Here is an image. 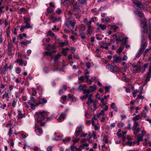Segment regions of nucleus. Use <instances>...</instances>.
<instances>
[{
    "mask_svg": "<svg viewBox=\"0 0 151 151\" xmlns=\"http://www.w3.org/2000/svg\"><path fill=\"white\" fill-rule=\"evenodd\" d=\"M147 45V44L145 40L144 39H143L142 41L140 47L136 55L135 56L136 57L139 58V57L142 52L146 47Z\"/></svg>",
    "mask_w": 151,
    "mask_h": 151,
    "instance_id": "f257e3e1",
    "label": "nucleus"
},
{
    "mask_svg": "<svg viewBox=\"0 0 151 151\" xmlns=\"http://www.w3.org/2000/svg\"><path fill=\"white\" fill-rule=\"evenodd\" d=\"M141 26L143 28V31L145 32H150V30L149 28H151V24H150L149 25H147L146 24V21L144 19L141 20Z\"/></svg>",
    "mask_w": 151,
    "mask_h": 151,
    "instance_id": "f03ea898",
    "label": "nucleus"
},
{
    "mask_svg": "<svg viewBox=\"0 0 151 151\" xmlns=\"http://www.w3.org/2000/svg\"><path fill=\"white\" fill-rule=\"evenodd\" d=\"M49 113L45 111L40 112L38 114V122L44 120L45 116H47L48 115Z\"/></svg>",
    "mask_w": 151,
    "mask_h": 151,
    "instance_id": "7ed1b4c3",
    "label": "nucleus"
},
{
    "mask_svg": "<svg viewBox=\"0 0 151 151\" xmlns=\"http://www.w3.org/2000/svg\"><path fill=\"white\" fill-rule=\"evenodd\" d=\"M134 4V6L137 9L140 10L141 8H144L145 6L140 2L137 0H132Z\"/></svg>",
    "mask_w": 151,
    "mask_h": 151,
    "instance_id": "20e7f679",
    "label": "nucleus"
},
{
    "mask_svg": "<svg viewBox=\"0 0 151 151\" xmlns=\"http://www.w3.org/2000/svg\"><path fill=\"white\" fill-rule=\"evenodd\" d=\"M76 23V21L73 20L72 21L69 18L67 19L65 22V26L68 28H70V26L74 27Z\"/></svg>",
    "mask_w": 151,
    "mask_h": 151,
    "instance_id": "39448f33",
    "label": "nucleus"
},
{
    "mask_svg": "<svg viewBox=\"0 0 151 151\" xmlns=\"http://www.w3.org/2000/svg\"><path fill=\"white\" fill-rule=\"evenodd\" d=\"M106 68L112 72H118L119 69L117 66H114L112 65L108 64L106 65Z\"/></svg>",
    "mask_w": 151,
    "mask_h": 151,
    "instance_id": "423d86ee",
    "label": "nucleus"
},
{
    "mask_svg": "<svg viewBox=\"0 0 151 151\" xmlns=\"http://www.w3.org/2000/svg\"><path fill=\"white\" fill-rule=\"evenodd\" d=\"M139 126V124L138 122H134L133 130L134 131V134L135 135H136L140 131V129Z\"/></svg>",
    "mask_w": 151,
    "mask_h": 151,
    "instance_id": "0eeeda50",
    "label": "nucleus"
},
{
    "mask_svg": "<svg viewBox=\"0 0 151 151\" xmlns=\"http://www.w3.org/2000/svg\"><path fill=\"white\" fill-rule=\"evenodd\" d=\"M83 126L80 125L79 127H77L75 133V135L76 137L78 136L80 133L82 131Z\"/></svg>",
    "mask_w": 151,
    "mask_h": 151,
    "instance_id": "6e6552de",
    "label": "nucleus"
},
{
    "mask_svg": "<svg viewBox=\"0 0 151 151\" xmlns=\"http://www.w3.org/2000/svg\"><path fill=\"white\" fill-rule=\"evenodd\" d=\"M56 47L53 44L52 45H51L50 44L48 45L47 47H46V50L47 51H51V50H55L54 49L56 48Z\"/></svg>",
    "mask_w": 151,
    "mask_h": 151,
    "instance_id": "1a4fd4ad",
    "label": "nucleus"
},
{
    "mask_svg": "<svg viewBox=\"0 0 151 151\" xmlns=\"http://www.w3.org/2000/svg\"><path fill=\"white\" fill-rule=\"evenodd\" d=\"M114 63H117L119 62H120L122 60V58L120 56H117L116 55H115L114 56Z\"/></svg>",
    "mask_w": 151,
    "mask_h": 151,
    "instance_id": "9d476101",
    "label": "nucleus"
},
{
    "mask_svg": "<svg viewBox=\"0 0 151 151\" xmlns=\"http://www.w3.org/2000/svg\"><path fill=\"white\" fill-rule=\"evenodd\" d=\"M132 65L133 68H137V69L134 70V71H135V73L136 72H137V70L141 69L142 68L141 66H139L138 64H136L135 63H133L132 64Z\"/></svg>",
    "mask_w": 151,
    "mask_h": 151,
    "instance_id": "9b49d317",
    "label": "nucleus"
},
{
    "mask_svg": "<svg viewBox=\"0 0 151 151\" xmlns=\"http://www.w3.org/2000/svg\"><path fill=\"white\" fill-rule=\"evenodd\" d=\"M56 52L55 50H53L52 51H48L45 52V54L47 55H50L51 56H52V54Z\"/></svg>",
    "mask_w": 151,
    "mask_h": 151,
    "instance_id": "f8f14e48",
    "label": "nucleus"
},
{
    "mask_svg": "<svg viewBox=\"0 0 151 151\" xmlns=\"http://www.w3.org/2000/svg\"><path fill=\"white\" fill-rule=\"evenodd\" d=\"M95 91V89H91L90 90H88L85 89L83 91V93L84 94H89L90 93H92Z\"/></svg>",
    "mask_w": 151,
    "mask_h": 151,
    "instance_id": "ddd939ff",
    "label": "nucleus"
},
{
    "mask_svg": "<svg viewBox=\"0 0 151 151\" xmlns=\"http://www.w3.org/2000/svg\"><path fill=\"white\" fill-rule=\"evenodd\" d=\"M151 77V74H150V73H147L146 76L145 77L144 79L145 81V83L146 84L148 81L150 80Z\"/></svg>",
    "mask_w": 151,
    "mask_h": 151,
    "instance_id": "4468645a",
    "label": "nucleus"
},
{
    "mask_svg": "<svg viewBox=\"0 0 151 151\" xmlns=\"http://www.w3.org/2000/svg\"><path fill=\"white\" fill-rule=\"evenodd\" d=\"M18 114L17 117L18 119H20L22 118L24 116L25 114H23L21 110H19L18 111Z\"/></svg>",
    "mask_w": 151,
    "mask_h": 151,
    "instance_id": "2eb2a0df",
    "label": "nucleus"
},
{
    "mask_svg": "<svg viewBox=\"0 0 151 151\" xmlns=\"http://www.w3.org/2000/svg\"><path fill=\"white\" fill-rule=\"evenodd\" d=\"M65 118V115L64 114H62L60 116V117L58 119V122H60Z\"/></svg>",
    "mask_w": 151,
    "mask_h": 151,
    "instance_id": "dca6fc26",
    "label": "nucleus"
},
{
    "mask_svg": "<svg viewBox=\"0 0 151 151\" xmlns=\"http://www.w3.org/2000/svg\"><path fill=\"white\" fill-rule=\"evenodd\" d=\"M141 116L139 114L136 115L132 118L134 122H137L136 121L140 119Z\"/></svg>",
    "mask_w": 151,
    "mask_h": 151,
    "instance_id": "f3484780",
    "label": "nucleus"
},
{
    "mask_svg": "<svg viewBox=\"0 0 151 151\" xmlns=\"http://www.w3.org/2000/svg\"><path fill=\"white\" fill-rule=\"evenodd\" d=\"M67 96H66L63 95L60 98V100L61 102L64 104V102L66 101Z\"/></svg>",
    "mask_w": 151,
    "mask_h": 151,
    "instance_id": "a211bd4d",
    "label": "nucleus"
},
{
    "mask_svg": "<svg viewBox=\"0 0 151 151\" xmlns=\"http://www.w3.org/2000/svg\"><path fill=\"white\" fill-rule=\"evenodd\" d=\"M145 134V130H143L142 131V134L141 135H140V134L136 135L135 136V137H139L142 139L143 137Z\"/></svg>",
    "mask_w": 151,
    "mask_h": 151,
    "instance_id": "6ab92c4d",
    "label": "nucleus"
},
{
    "mask_svg": "<svg viewBox=\"0 0 151 151\" xmlns=\"http://www.w3.org/2000/svg\"><path fill=\"white\" fill-rule=\"evenodd\" d=\"M71 139V138L70 137H66L62 141L64 143H67L70 142Z\"/></svg>",
    "mask_w": 151,
    "mask_h": 151,
    "instance_id": "aec40b11",
    "label": "nucleus"
},
{
    "mask_svg": "<svg viewBox=\"0 0 151 151\" xmlns=\"http://www.w3.org/2000/svg\"><path fill=\"white\" fill-rule=\"evenodd\" d=\"M16 62L19 63L20 66H22L24 64V61L22 59H17L16 60Z\"/></svg>",
    "mask_w": 151,
    "mask_h": 151,
    "instance_id": "412c9836",
    "label": "nucleus"
},
{
    "mask_svg": "<svg viewBox=\"0 0 151 151\" xmlns=\"http://www.w3.org/2000/svg\"><path fill=\"white\" fill-rule=\"evenodd\" d=\"M86 71V73L85 74V78H86L87 80H89V72L88 71V70L87 69L85 70Z\"/></svg>",
    "mask_w": 151,
    "mask_h": 151,
    "instance_id": "4be33fe9",
    "label": "nucleus"
},
{
    "mask_svg": "<svg viewBox=\"0 0 151 151\" xmlns=\"http://www.w3.org/2000/svg\"><path fill=\"white\" fill-rule=\"evenodd\" d=\"M97 25L98 26H99L102 30H104L106 29V26L105 25H102L101 24H99V23H97Z\"/></svg>",
    "mask_w": 151,
    "mask_h": 151,
    "instance_id": "5701e85b",
    "label": "nucleus"
},
{
    "mask_svg": "<svg viewBox=\"0 0 151 151\" xmlns=\"http://www.w3.org/2000/svg\"><path fill=\"white\" fill-rule=\"evenodd\" d=\"M17 99H13V100L12 101V106L13 107H15L16 106L17 102Z\"/></svg>",
    "mask_w": 151,
    "mask_h": 151,
    "instance_id": "b1692460",
    "label": "nucleus"
},
{
    "mask_svg": "<svg viewBox=\"0 0 151 151\" xmlns=\"http://www.w3.org/2000/svg\"><path fill=\"white\" fill-rule=\"evenodd\" d=\"M28 103L31 106V108L32 109H35V105L34 104V103H32L30 102V101H28Z\"/></svg>",
    "mask_w": 151,
    "mask_h": 151,
    "instance_id": "393cba45",
    "label": "nucleus"
},
{
    "mask_svg": "<svg viewBox=\"0 0 151 151\" xmlns=\"http://www.w3.org/2000/svg\"><path fill=\"white\" fill-rule=\"evenodd\" d=\"M135 13L141 18L142 17L144 16L143 13L140 11H137Z\"/></svg>",
    "mask_w": 151,
    "mask_h": 151,
    "instance_id": "a878e982",
    "label": "nucleus"
},
{
    "mask_svg": "<svg viewBox=\"0 0 151 151\" xmlns=\"http://www.w3.org/2000/svg\"><path fill=\"white\" fill-rule=\"evenodd\" d=\"M61 20V18L60 17H59L58 18L54 17L53 22L54 23H55L57 22H58Z\"/></svg>",
    "mask_w": 151,
    "mask_h": 151,
    "instance_id": "bb28decb",
    "label": "nucleus"
},
{
    "mask_svg": "<svg viewBox=\"0 0 151 151\" xmlns=\"http://www.w3.org/2000/svg\"><path fill=\"white\" fill-rule=\"evenodd\" d=\"M93 31V28L89 26L87 29V34H91Z\"/></svg>",
    "mask_w": 151,
    "mask_h": 151,
    "instance_id": "cd10ccee",
    "label": "nucleus"
},
{
    "mask_svg": "<svg viewBox=\"0 0 151 151\" xmlns=\"http://www.w3.org/2000/svg\"><path fill=\"white\" fill-rule=\"evenodd\" d=\"M84 90L85 89H84L83 85H80L77 88V90L79 91H83H83H84Z\"/></svg>",
    "mask_w": 151,
    "mask_h": 151,
    "instance_id": "c85d7f7f",
    "label": "nucleus"
},
{
    "mask_svg": "<svg viewBox=\"0 0 151 151\" xmlns=\"http://www.w3.org/2000/svg\"><path fill=\"white\" fill-rule=\"evenodd\" d=\"M48 34L51 37H54L55 39L56 38V37L55 35V34L53 32H52L51 31H49L48 32Z\"/></svg>",
    "mask_w": 151,
    "mask_h": 151,
    "instance_id": "c756f323",
    "label": "nucleus"
},
{
    "mask_svg": "<svg viewBox=\"0 0 151 151\" xmlns=\"http://www.w3.org/2000/svg\"><path fill=\"white\" fill-rule=\"evenodd\" d=\"M140 116L145 118L147 117L146 113L145 111H143L140 113Z\"/></svg>",
    "mask_w": 151,
    "mask_h": 151,
    "instance_id": "7c9ffc66",
    "label": "nucleus"
},
{
    "mask_svg": "<svg viewBox=\"0 0 151 151\" xmlns=\"http://www.w3.org/2000/svg\"><path fill=\"white\" fill-rule=\"evenodd\" d=\"M136 142L134 141L133 142H128L127 144L129 146H134L136 143Z\"/></svg>",
    "mask_w": 151,
    "mask_h": 151,
    "instance_id": "2f4dec72",
    "label": "nucleus"
},
{
    "mask_svg": "<svg viewBox=\"0 0 151 151\" xmlns=\"http://www.w3.org/2000/svg\"><path fill=\"white\" fill-rule=\"evenodd\" d=\"M148 30L150 31V32L146 33L148 34V37L149 38L150 40L151 41V28H149V29ZM150 43L151 44V41L150 42Z\"/></svg>",
    "mask_w": 151,
    "mask_h": 151,
    "instance_id": "473e14b6",
    "label": "nucleus"
},
{
    "mask_svg": "<svg viewBox=\"0 0 151 151\" xmlns=\"http://www.w3.org/2000/svg\"><path fill=\"white\" fill-rule=\"evenodd\" d=\"M135 138L137 139V142H136V143H137V144L138 145H139V142L141 141H143V140L141 138H140V137H135Z\"/></svg>",
    "mask_w": 151,
    "mask_h": 151,
    "instance_id": "72a5a7b5",
    "label": "nucleus"
},
{
    "mask_svg": "<svg viewBox=\"0 0 151 151\" xmlns=\"http://www.w3.org/2000/svg\"><path fill=\"white\" fill-rule=\"evenodd\" d=\"M108 136L107 135H105L104 136L103 138V141H104L105 143H108Z\"/></svg>",
    "mask_w": 151,
    "mask_h": 151,
    "instance_id": "f704fd0d",
    "label": "nucleus"
},
{
    "mask_svg": "<svg viewBox=\"0 0 151 151\" xmlns=\"http://www.w3.org/2000/svg\"><path fill=\"white\" fill-rule=\"evenodd\" d=\"M47 11L49 13H52V14H53V11L52 9L50 7H49L47 9Z\"/></svg>",
    "mask_w": 151,
    "mask_h": 151,
    "instance_id": "c9c22d12",
    "label": "nucleus"
},
{
    "mask_svg": "<svg viewBox=\"0 0 151 151\" xmlns=\"http://www.w3.org/2000/svg\"><path fill=\"white\" fill-rule=\"evenodd\" d=\"M124 49V47L121 46L117 50V52L120 54V52H122Z\"/></svg>",
    "mask_w": 151,
    "mask_h": 151,
    "instance_id": "e433bc0d",
    "label": "nucleus"
},
{
    "mask_svg": "<svg viewBox=\"0 0 151 151\" xmlns=\"http://www.w3.org/2000/svg\"><path fill=\"white\" fill-rule=\"evenodd\" d=\"M8 52H11L12 51V45L11 43H9L8 44Z\"/></svg>",
    "mask_w": 151,
    "mask_h": 151,
    "instance_id": "4c0bfd02",
    "label": "nucleus"
},
{
    "mask_svg": "<svg viewBox=\"0 0 151 151\" xmlns=\"http://www.w3.org/2000/svg\"><path fill=\"white\" fill-rule=\"evenodd\" d=\"M93 99H88V101L86 102V104L88 105H89L90 104L93 103V101H94Z\"/></svg>",
    "mask_w": 151,
    "mask_h": 151,
    "instance_id": "58836bf2",
    "label": "nucleus"
},
{
    "mask_svg": "<svg viewBox=\"0 0 151 151\" xmlns=\"http://www.w3.org/2000/svg\"><path fill=\"white\" fill-rule=\"evenodd\" d=\"M12 129V128H10L9 129L8 133V135L9 136V137H10L11 136L12 134V132H13Z\"/></svg>",
    "mask_w": 151,
    "mask_h": 151,
    "instance_id": "ea45409f",
    "label": "nucleus"
},
{
    "mask_svg": "<svg viewBox=\"0 0 151 151\" xmlns=\"http://www.w3.org/2000/svg\"><path fill=\"white\" fill-rule=\"evenodd\" d=\"M121 36H118L116 38H114V39H115V40L117 42L120 41L122 42V40L121 39Z\"/></svg>",
    "mask_w": 151,
    "mask_h": 151,
    "instance_id": "a19ab883",
    "label": "nucleus"
},
{
    "mask_svg": "<svg viewBox=\"0 0 151 151\" xmlns=\"http://www.w3.org/2000/svg\"><path fill=\"white\" fill-rule=\"evenodd\" d=\"M86 29L85 26L84 25L82 24L80 26V30L82 31Z\"/></svg>",
    "mask_w": 151,
    "mask_h": 151,
    "instance_id": "79ce46f5",
    "label": "nucleus"
},
{
    "mask_svg": "<svg viewBox=\"0 0 151 151\" xmlns=\"http://www.w3.org/2000/svg\"><path fill=\"white\" fill-rule=\"evenodd\" d=\"M73 9L79 11V8L78 5L77 4L73 6Z\"/></svg>",
    "mask_w": 151,
    "mask_h": 151,
    "instance_id": "37998d69",
    "label": "nucleus"
},
{
    "mask_svg": "<svg viewBox=\"0 0 151 151\" xmlns=\"http://www.w3.org/2000/svg\"><path fill=\"white\" fill-rule=\"evenodd\" d=\"M110 88V86H106L105 87V93H106L109 92Z\"/></svg>",
    "mask_w": 151,
    "mask_h": 151,
    "instance_id": "c03bdc74",
    "label": "nucleus"
},
{
    "mask_svg": "<svg viewBox=\"0 0 151 151\" xmlns=\"http://www.w3.org/2000/svg\"><path fill=\"white\" fill-rule=\"evenodd\" d=\"M77 4V2L74 0H72L71 1L70 4L73 6Z\"/></svg>",
    "mask_w": 151,
    "mask_h": 151,
    "instance_id": "a18cd8bd",
    "label": "nucleus"
},
{
    "mask_svg": "<svg viewBox=\"0 0 151 151\" xmlns=\"http://www.w3.org/2000/svg\"><path fill=\"white\" fill-rule=\"evenodd\" d=\"M43 71L46 73H48L50 71V70L48 68L46 67L43 68Z\"/></svg>",
    "mask_w": 151,
    "mask_h": 151,
    "instance_id": "49530a36",
    "label": "nucleus"
},
{
    "mask_svg": "<svg viewBox=\"0 0 151 151\" xmlns=\"http://www.w3.org/2000/svg\"><path fill=\"white\" fill-rule=\"evenodd\" d=\"M15 72L17 74H19L21 72V69L19 67L15 69Z\"/></svg>",
    "mask_w": 151,
    "mask_h": 151,
    "instance_id": "de8ad7c7",
    "label": "nucleus"
},
{
    "mask_svg": "<svg viewBox=\"0 0 151 151\" xmlns=\"http://www.w3.org/2000/svg\"><path fill=\"white\" fill-rule=\"evenodd\" d=\"M36 129H37V130L38 131V132L41 134L43 132L42 129V128H40L39 127H36Z\"/></svg>",
    "mask_w": 151,
    "mask_h": 151,
    "instance_id": "09e8293b",
    "label": "nucleus"
},
{
    "mask_svg": "<svg viewBox=\"0 0 151 151\" xmlns=\"http://www.w3.org/2000/svg\"><path fill=\"white\" fill-rule=\"evenodd\" d=\"M24 90V88L23 87H20L19 88V92L20 93H23Z\"/></svg>",
    "mask_w": 151,
    "mask_h": 151,
    "instance_id": "8fccbe9b",
    "label": "nucleus"
},
{
    "mask_svg": "<svg viewBox=\"0 0 151 151\" xmlns=\"http://www.w3.org/2000/svg\"><path fill=\"white\" fill-rule=\"evenodd\" d=\"M24 22L26 24L28 23L30 21V19L29 18H24Z\"/></svg>",
    "mask_w": 151,
    "mask_h": 151,
    "instance_id": "3c124183",
    "label": "nucleus"
},
{
    "mask_svg": "<svg viewBox=\"0 0 151 151\" xmlns=\"http://www.w3.org/2000/svg\"><path fill=\"white\" fill-rule=\"evenodd\" d=\"M6 97L8 98H9V95L8 93H5L2 96V98L3 99H4V98L5 97Z\"/></svg>",
    "mask_w": 151,
    "mask_h": 151,
    "instance_id": "603ef678",
    "label": "nucleus"
},
{
    "mask_svg": "<svg viewBox=\"0 0 151 151\" xmlns=\"http://www.w3.org/2000/svg\"><path fill=\"white\" fill-rule=\"evenodd\" d=\"M60 56V55L59 54V53H58V54L57 55H56L55 56V58H54V60L55 61H56L58 60Z\"/></svg>",
    "mask_w": 151,
    "mask_h": 151,
    "instance_id": "864d4df0",
    "label": "nucleus"
},
{
    "mask_svg": "<svg viewBox=\"0 0 151 151\" xmlns=\"http://www.w3.org/2000/svg\"><path fill=\"white\" fill-rule=\"evenodd\" d=\"M56 13L58 14H60L63 13V12L61 9H58L56 11Z\"/></svg>",
    "mask_w": 151,
    "mask_h": 151,
    "instance_id": "5fc2aeb1",
    "label": "nucleus"
},
{
    "mask_svg": "<svg viewBox=\"0 0 151 151\" xmlns=\"http://www.w3.org/2000/svg\"><path fill=\"white\" fill-rule=\"evenodd\" d=\"M111 106L113 109H114L116 108V106L114 103H112L111 104Z\"/></svg>",
    "mask_w": 151,
    "mask_h": 151,
    "instance_id": "6e6d98bb",
    "label": "nucleus"
},
{
    "mask_svg": "<svg viewBox=\"0 0 151 151\" xmlns=\"http://www.w3.org/2000/svg\"><path fill=\"white\" fill-rule=\"evenodd\" d=\"M76 147L74 145H72L70 147V149L71 150V151H75V150L76 148Z\"/></svg>",
    "mask_w": 151,
    "mask_h": 151,
    "instance_id": "4d7b16f0",
    "label": "nucleus"
},
{
    "mask_svg": "<svg viewBox=\"0 0 151 151\" xmlns=\"http://www.w3.org/2000/svg\"><path fill=\"white\" fill-rule=\"evenodd\" d=\"M37 93L35 90L33 88H32V96H35Z\"/></svg>",
    "mask_w": 151,
    "mask_h": 151,
    "instance_id": "13d9d810",
    "label": "nucleus"
},
{
    "mask_svg": "<svg viewBox=\"0 0 151 151\" xmlns=\"http://www.w3.org/2000/svg\"><path fill=\"white\" fill-rule=\"evenodd\" d=\"M84 77L83 76H81L78 78V80L81 82H83Z\"/></svg>",
    "mask_w": 151,
    "mask_h": 151,
    "instance_id": "bf43d9fd",
    "label": "nucleus"
},
{
    "mask_svg": "<svg viewBox=\"0 0 151 151\" xmlns=\"http://www.w3.org/2000/svg\"><path fill=\"white\" fill-rule=\"evenodd\" d=\"M32 96H31L30 97V102H32V103H35V99L34 97H33Z\"/></svg>",
    "mask_w": 151,
    "mask_h": 151,
    "instance_id": "052dcab7",
    "label": "nucleus"
},
{
    "mask_svg": "<svg viewBox=\"0 0 151 151\" xmlns=\"http://www.w3.org/2000/svg\"><path fill=\"white\" fill-rule=\"evenodd\" d=\"M79 11L73 9V14L75 16H76L77 14L78 13Z\"/></svg>",
    "mask_w": 151,
    "mask_h": 151,
    "instance_id": "680f3d73",
    "label": "nucleus"
},
{
    "mask_svg": "<svg viewBox=\"0 0 151 151\" xmlns=\"http://www.w3.org/2000/svg\"><path fill=\"white\" fill-rule=\"evenodd\" d=\"M93 106L94 108V110H95L97 108V107L96 106V102L95 101H93Z\"/></svg>",
    "mask_w": 151,
    "mask_h": 151,
    "instance_id": "e2e57ef3",
    "label": "nucleus"
},
{
    "mask_svg": "<svg viewBox=\"0 0 151 151\" xmlns=\"http://www.w3.org/2000/svg\"><path fill=\"white\" fill-rule=\"evenodd\" d=\"M148 68V65H147L145 64L142 68V71H144L146 68Z\"/></svg>",
    "mask_w": 151,
    "mask_h": 151,
    "instance_id": "0e129e2a",
    "label": "nucleus"
},
{
    "mask_svg": "<svg viewBox=\"0 0 151 151\" xmlns=\"http://www.w3.org/2000/svg\"><path fill=\"white\" fill-rule=\"evenodd\" d=\"M80 35L81 37V38L82 39H85V38H86L85 36L84 35H83V34L82 33H81V32H80Z\"/></svg>",
    "mask_w": 151,
    "mask_h": 151,
    "instance_id": "69168bd1",
    "label": "nucleus"
},
{
    "mask_svg": "<svg viewBox=\"0 0 151 151\" xmlns=\"http://www.w3.org/2000/svg\"><path fill=\"white\" fill-rule=\"evenodd\" d=\"M64 92L63 91V89L62 88L60 90V91H59L58 93L60 95H61V94L64 93Z\"/></svg>",
    "mask_w": 151,
    "mask_h": 151,
    "instance_id": "338daca9",
    "label": "nucleus"
},
{
    "mask_svg": "<svg viewBox=\"0 0 151 151\" xmlns=\"http://www.w3.org/2000/svg\"><path fill=\"white\" fill-rule=\"evenodd\" d=\"M62 53L63 55L65 56L67 55V52L65 51V49H63L62 50Z\"/></svg>",
    "mask_w": 151,
    "mask_h": 151,
    "instance_id": "774afa93",
    "label": "nucleus"
}]
</instances>
